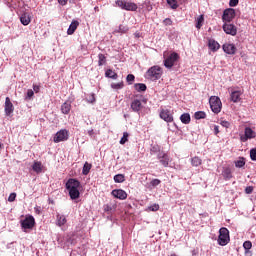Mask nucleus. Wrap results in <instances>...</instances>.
<instances>
[{
  "instance_id": "nucleus-37",
  "label": "nucleus",
  "mask_w": 256,
  "mask_h": 256,
  "mask_svg": "<svg viewBox=\"0 0 256 256\" xmlns=\"http://www.w3.org/2000/svg\"><path fill=\"white\" fill-rule=\"evenodd\" d=\"M111 87L112 89H123V87H125V84L123 83V81H121L118 83H112Z\"/></svg>"
},
{
  "instance_id": "nucleus-59",
  "label": "nucleus",
  "mask_w": 256,
  "mask_h": 256,
  "mask_svg": "<svg viewBox=\"0 0 256 256\" xmlns=\"http://www.w3.org/2000/svg\"><path fill=\"white\" fill-rule=\"evenodd\" d=\"M0 149H1V143H0Z\"/></svg>"
},
{
  "instance_id": "nucleus-41",
  "label": "nucleus",
  "mask_w": 256,
  "mask_h": 256,
  "mask_svg": "<svg viewBox=\"0 0 256 256\" xmlns=\"http://www.w3.org/2000/svg\"><path fill=\"white\" fill-rule=\"evenodd\" d=\"M243 247L247 253V251H249V249H251V247H253V243H251V241H245L243 243Z\"/></svg>"
},
{
  "instance_id": "nucleus-18",
  "label": "nucleus",
  "mask_w": 256,
  "mask_h": 256,
  "mask_svg": "<svg viewBox=\"0 0 256 256\" xmlns=\"http://www.w3.org/2000/svg\"><path fill=\"white\" fill-rule=\"evenodd\" d=\"M208 47L213 51V53L219 51L221 49V45L219 42L215 41V39H209L208 40Z\"/></svg>"
},
{
  "instance_id": "nucleus-20",
  "label": "nucleus",
  "mask_w": 256,
  "mask_h": 256,
  "mask_svg": "<svg viewBox=\"0 0 256 256\" xmlns=\"http://www.w3.org/2000/svg\"><path fill=\"white\" fill-rule=\"evenodd\" d=\"M222 176L224 177L225 181H229V179H232L233 173L231 172V168L229 167L223 168Z\"/></svg>"
},
{
  "instance_id": "nucleus-3",
  "label": "nucleus",
  "mask_w": 256,
  "mask_h": 256,
  "mask_svg": "<svg viewBox=\"0 0 256 256\" xmlns=\"http://www.w3.org/2000/svg\"><path fill=\"white\" fill-rule=\"evenodd\" d=\"M210 108L213 113L216 115L221 113V109L223 107V104L221 103V99L217 96H211L209 99Z\"/></svg>"
},
{
  "instance_id": "nucleus-56",
  "label": "nucleus",
  "mask_w": 256,
  "mask_h": 256,
  "mask_svg": "<svg viewBox=\"0 0 256 256\" xmlns=\"http://www.w3.org/2000/svg\"><path fill=\"white\" fill-rule=\"evenodd\" d=\"M58 3L60 5H65L67 3V0H58Z\"/></svg>"
},
{
  "instance_id": "nucleus-12",
  "label": "nucleus",
  "mask_w": 256,
  "mask_h": 256,
  "mask_svg": "<svg viewBox=\"0 0 256 256\" xmlns=\"http://www.w3.org/2000/svg\"><path fill=\"white\" fill-rule=\"evenodd\" d=\"M111 195H113L115 199H120V201H125V199H127V192L123 189H114L111 192Z\"/></svg>"
},
{
  "instance_id": "nucleus-9",
  "label": "nucleus",
  "mask_w": 256,
  "mask_h": 256,
  "mask_svg": "<svg viewBox=\"0 0 256 256\" xmlns=\"http://www.w3.org/2000/svg\"><path fill=\"white\" fill-rule=\"evenodd\" d=\"M22 229H33L35 227V218L31 215L25 217L24 220L21 221Z\"/></svg>"
},
{
  "instance_id": "nucleus-57",
  "label": "nucleus",
  "mask_w": 256,
  "mask_h": 256,
  "mask_svg": "<svg viewBox=\"0 0 256 256\" xmlns=\"http://www.w3.org/2000/svg\"><path fill=\"white\" fill-rule=\"evenodd\" d=\"M88 135H90V137H93V135H95V132L93 130H89Z\"/></svg>"
},
{
  "instance_id": "nucleus-15",
  "label": "nucleus",
  "mask_w": 256,
  "mask_h": 256,
  "mask_svg": "<svg viewBox=\"0 0 256 256\" xmlns=\"http://www.w3.org/2000/svg\"><path fill=\"white\" fill-rule=\"evenodd\" d=\"M241 95H243V91L234 90L230 94V99L233 103H239V101H241Z\"/></svg>"
},
{
  "instance_id": "nucleus-8",
  "label": "nucleus",
  "mask_w": 256,
  "mask_h": 256,
  "mask_svg": "<svg viewBox=\"0 0 256 256\" xmlns=\"http://www.w3.org/2000/svg\"><path fill=\"white\" fill-rule=\"evenodd\" d=\"M69 139V131L66 129L58 131L54 138L53 141L54 143H61V141H67Z\"/></svg>"
},
{
  "instance_id": "nucleus-6",
  "label": "nucleus",
  "mask_w": 256,
  "mask_h": 256,
  "mask_svg": "<svg viewBox=\"0 0 256 256\" xmlns=\"http://www.w3.org/2000/svg\"><path fill=\"white\" fill-rule=\"evenodd\" d=\"M222 29L226 35H231L232 37L237 35V26L231 22H224Z\"/></svg>"
},
{
  "instance_id": "nucleus-42",
  "label": "nucleus",
  "mask_w": 256,
  "mask_h": 256,
  "mask_svg": "<svg viewBox=\"0 0 256 256\" xmlns=\"http://www.w3.org/2000/svg\"><path fill=\"white\" fill-rule=\"evenodd\" d=\"M127 31H129V28H127L123 25H120L118 30H116V33H127Z\"/></svg>"
},
{
  "instance_id": "nucleus-43",
  "label": "nucleus",
  "mask_w": 256,
  "mask_h": 256,
  "mask_svg": "<svg viewBox=\"0 0 256 256\" xmlns=\"http://www.w3.org/2000/svg\"><path fill=\"white\" fill-rule=\"evenodd\" d=\"M250 159L256 161V148L250 150Z\"/></svg>"
},
{
  "instance_id": "nucleus-39",
  "label": "nucleus",
  "mask_w": 256,
  "mask_h": 256,
  "mask_svg": "<svg viewBox=\"0 0 256 256\" xmlns=\"http://www.w3.org/2000/svg\"><path fill=\"white\" fill-rule=\"evenodd\" d=\"M126 81L129 85H133V81H135V75L128 74L126 77Z\"/></svg>"
},
{
  "instance_id": "nucleus-29",
  "label": "nucleus",
  "mask_w": 256,
  "mask_h": 256,
  "mask_svg": "<svg viewBox=\"0 0 256 256\" xmlns=\"http://www.w3.org/2000/svg\"><path fill=\"white\" fill-rule=\"evenodd\" d=\"M98 65L99 67H103V65H105V63H107V57H105V54H99L98 55Z\"/></svg>"
},
{
  "instance_id": "nucleus-54",
  "label": "nucleus",
  "mask_w": 256,
  "mask_h": 256,
  "mask_svg": "<svg viewBox=\"0 0 256 256\" xmlns=\"http://www.w3.org/2000/svg\"><path fill=\"white\" fill-rule=\"evenodd\" d=\"M34 211H35L36 215H41V207L40 206L35 207Z\"/></svg>"
},
{
  "instance_id": "nucleus-7",
  "label": "nucleus",
  "mask_w": 256,
  "mask_h": 256,
  "mask_svg": "<svg viewBox=\"0 0 256 256\" xmlns=\"http://www.w3.org/2000/svg\"><path fill=\"white\" fill-rule=\"evenodd\" d=\"M235 19V9L228 8L224 10L222 15V21L223 23H231Z\"/></svg>"
},
{
  "instance_id": "nucleus-40",
  "label": "nucleus",
  "mask_w": 256,
  "mask_h": 256,
  "mask_svg": "<svg viewBox=\"0 0 256 256\" xmlns=\"http://www.w3.org/2000/svg\"><path fill=\"white\" fill-rule=\"evenodd\" d=\"M161 163L164 167H167V165H169V156L167 155H163L162 156V160Z\"/></svg>"
},
{
  "instance_id": "nucleus-26",
  "label": "nucleus",
  "mask_w": 256,
  "mask_h": 256,
  "mask_svg": "<svg viewBox=\"0 0 256 256\" xmlns=\"http://www.w3.org/2000/svg\"><path fill=\"white\" fill-rule=\"evenodd\" d=\"M68 191H69L70 198L72 200L79 199L81 195V193L79 192V188L76 190H68Z\"/></svg>"
},
{
  "instance_id": "nucleus-10",
  "label": "nucleus",
  "mask_w": 256,
  "mask_h": 256,
  "mask_svg": "<svg viewBox=\"0 0 256 256\" xmlns=\"http://www.w3.org/2000/svg\"><path fill=\"white\" fill-rule=\"evenodd\" d=\"M79 187H81V182H79V180L75 178H70L66 182L67 191H73V190L79 189Z\"/></svg>"
},
{
  "instance_id": "nucleus-58",
  "label": "nucleus",
  "mask_w": 256,
  "mask_h": 256,
  "mask_svg": "<svg viewBox=\"0 0 256 256\" xmlns=\"http://www.w3.org/2000/svg\"><path fill=\"white\" fill-rule=\"evenodd\" d=\"M134 35L135 37L139 38V32H136Z\"/></svg>"
},
{
  "instance_id": "nucleus-30",
  "label": "nucleus",
  "mask_w": 256,
  "mask_h": 256,
  "mask_svg": "<svg viewBox=\"0 0 256 256\" xmlns=\"http://www.w3.org/2000/svg\"><path fill=\"white\" fill-rule=\"evenodd\" d=\"M91 167H93V165H91L88 162H85L82 170V175H89V171H91Z\"/></svg>"
},
{
  "instance_id": "nucleus-1",
  "label": "nucleus",
  "mask_w": 256,
  "mask_h": 256,
  "mask_svg": "<svg viewBox=\"0 0 256 256\" xmlns=\"http://www.w3.org/2000/svg\"><path fill=\"white\" fill-rule=\"evenodd\" d=\"M144 77L145 79H150V81H157V79H161V67L152 66L147 70Z\"/></svg>"
},
{
  "instance_id": "nucleus-14",
  "label": "nucleus",
  "mask_w": 256,
  "mask_h": 256,
  "mask_svg": "<svg viewBox=\"0 0 256 256\" xmlns=\"http://www.w3.org/2000/svg\"><path fill=\"white\" fill-rule=\"evenodd\" d=\"M222 49L224 53H227V55H235V53H237V47H235V44L225 43L223 44Z\"/></svg>"
},
{
  "instance_id": "nucleus-38",
  "label": "nucleus",
  "mask_w": 256,
  "mask_h": 256,
  "mask_svg": "<svg viewBox=\"0 0 256 256\" xmlns=\"http://www.w3.org/2000/svg\"><path fill=\"white\" fill-rule=\"evenodd\" d=\"M167 3L171 9H177L179 7V4H177V0H167Z\"/></svg>"
},
{
  "instance_id": "nucleus-28",
  "label": "nucleus",
  "mask_w": 256,
  "mask_h": 256,
  "mask_svg": "<svg viewBox=\"0 0 256 256\" xmlns=\"http://www.w3.org/2000/svg\"><path fill=\"white\" fill-rule=\"evenodd\" d=\"M106 77H109V79H117L119 77V75H117V73L111 69H108L105 72Z\"/></svg>"
},
{
  "instance_id": "nucleus-5",
  "label": "nucleus",
  "mask_w": 256,
  "mask_h": 256,
  "mask_svg": "<svg viewBox=\"0 0 256 256\" xmlns=\"http://www.w3.org/2000/svg\"><path fill=\"white\" fill-rule=\"evenodd\" d=\"M116 5L124 11H136L138 9L137 4L134 2H127L125 0H117Z\"/></svg>"
},
{
  "instance_id": "nucleus-51",
  "label": "nucleus",
  "mask_w": 256,
  "mask_h": 256,
  "mask_svg": "<svg viewBox=\"0 0 256 256\" xmlns=\"http://www.w3.org/2000/svg\"><path fill=\"white\" fill-rule=\"evenodd\" d=\"M33 95H35V92L32 89H29L27 91V98L31 99V97H33Z\"/></svg>"
},
{
  "instance_id": "nucleus-24",
  "label": "nucleus",
  "mask_w": 256,
  "mask_h": 256,
  "mask_svg": "<svg viewBox=\"0 0 256 256\" xmlns=\"http://www.w3.org/2000/svg\"><path fill=\"white\" fill-rule=\"evenodd\" d=\"M180 121L184 124V125H189L191 123V115H189V113H184L180 116Z\"/></svg>"
},
{
  "instance_id": "nucleus-52",
  "label": "nucleus",
  "mask_w": 256,
  "mask_h": 256,
  "mask_svg": "<svg viewBox=\"0 0 256 256\" xmlns=\"http://www.w3.org/2000/svg\"><path fill=\"white\" fill-rule=\"evenodd\" d=\"M159 183H161L159 179H154L152 180L151 185H153V187H156V185H159Z\"/></svg>"
},
{
  "instance_id": "nucleus-17",
  "label": "nucleus",
  "mask_w": 256,
  "mask_h": 256,
  "mask_svg": "<svg viewBox=\"0 0 256 256\" xmlns=\"http://www.w3.org/2000/svg\"><path fill=\"white\" fill-rule=\"evenodd\" d=\"M131 109L135 113H139V111H141V109H143V104L141 103V101L139 99H135L131 103Z\"/></svg>"
},
{
  "instance_id": "nucleus-11",
  "label": "nucleus",
  "mask_w": 256,
  "mask_h": 256,
  "mask_svg": "<svg viewBox=\"0 0 256 256\" xmlns=\"http://www.w3.org/2000/svg\"><path fill=\"white\" fill-rule=\"evenodd\" d=\"M4 111L7 117H10L13 111H15V106H13V102H11V98L9 97L5 99Z\"/></svg>"
},
{
  "instance_id": "nucleus-22",
  "label": "nucleus",
  "mask_w": 256,
  "mask_h": 256,
  "mask_svg": "<svg viewBox=\"0 0 256 256\" xmlns=\"http://www.w3.org/2000/svg\"><path fill=\"white\" fill-rule=\"evenodd\" d=\"M32 169L35 173H42L43 164L40 161H35L32 165Z\"/></svg>"
},
{
  "instance_id": "nucleus-48",
  "label": "nucleus",
  "mask_w": 256,
  "mask_h": 256,
  "mask_svg": "<svg viewBox=\"0 0 256 256\" xmlns=\"http://www.w3.org/2000/svg\"><path fill=\"white\" fill-rule=\"evenodd\" d=\"M239 5V0H230L229 6L230 7H237Z\"/></svg>"
},
{
  "instance_id": "nucleus-34",
  "label": "nucleus",
  "mask_w": 256,
  "mask_h": 256,
  "mask_svg": "<svg viewBox=\"0 0 256 256\" xmlns=\"http://www.w3.org/2000/svg\"><path fill=\"white\" fill-rule=\"evenodd\" d=\"M204 21H205V18L203 17V15H200V16L197 18L196 29H201V27H203Z\"/></svg>"
},
{
  "instance_id": "nucleus-2",
  "label": "nucleus",
  "mask_w": 256,
  "mask_h": 256,
  "mask_svg": "<svg viewBox=\"0 0 256 256\" xmlns=\"http://www.w3.org/2000/svg\"><path fill=\"white\" fill-rule=\"evenodd\" d=\"M230 241L231 238L229 237V229L225 227L220 228L218 236V245L225 247V245H227Z\"/></svg>"
},
{
  "instance_id": "nucleus-50",
  "label": "nucleus",
  "mask_w": 256,
  "mask_h": 256,
  "mask_svg": "<svg viewBox=\"0 0 256 256\" xmlns=\"http://www.w3.org/2000/svg\"><path fill=\"white\" fill-rule=\"evenodd\" d=\"M150 211H159V204H154L149 207Z\"/></svg>"
},
{
  "instance_id": "nucleus-19",
  "label": "nucleus",
  "mask_w": 256,
  "mask_h": 256,
  "mask_svg": "<svg viewBox=\"0 0 256 256\" xmlns=\"http://www.w3.org/2000/svg\"><path fill=\"white\" fill-rule=\"evenodd\" d=\"M77 27H79V21L73 20L67 30L68 35H73L75 31H77Z\"/></svg>"
},
{
  "instance_id": "nucleus-47",
  "label": "nucleus",
  "mask_w": 256,
  "mask_h": 256,
  "mask_svg": "<svg viewBox=\"0 0 256 256\" xmlns=\"http://www.w3.org/2000/svg\"><path fill=\"white\" fill-rule=\"evenodd\" d=\"M164 25L167 26H171L173 25V20H171V18H166L164 21H163Z\"/></svg>"
},
{
  "instance_id": "nucleus-36",
  "label": "nucleus",
  "mask_w": 256,
  "mask_h": 256,
  "mask_svg": "<svg viewBox=\"0 0 256 256\" xmlns=\"http://www.w3.org/2000/svg\"><path fill=\"white\" fill-rule=\"evenodd\" d=\"M129 141V133L124 132L123 137L120 140V145H125Z\"/></svg>"
},
{
  "instance_id": "nucleus-4",
  "label": "nucleus",
  "mask_w": 256,
  "mask_h": 256,
  "mask_svg": "<svg viewBox=\"0 0 256 256\" xmlns=\"http://www.w3.org/2000/svg\"><path fill=\"white\" fill-rule=\"evenodd\" d=\"M180 57L177 52H172L168 57H165L164 53V67L166 69H173L176 61H179Z\"/></svg>"
},
{
  "instance_id": "nucleus-33",
  "label": "nucleus",
  "mask_w": 256,
  "mask_h": 256,
  "mask_svg": "<svg viewBox=\"0 0 256 256\" xmlns=\"http://www.w3.org/2000/svg\"><path fill=\"white\" fill-rule=\"evenodd\" d=\"M115 183H124L125 182V175L117 174L114 176Z\"/></svg>"
},
{
  "instance_id": "nucleus-21",
  "label": "nucleus",
  "mask_w": 256,
  "mask_h": 256,
  "mask_svg": "<svg viewBox=\"0 0 256 256\" xmlns=\"http://www.w3.org/2000/svg\"><path fill=\"white\" fill-rule=\"evenodd\" d=\"M61 111L63 115H69V113L71 112V103L64 102L61 106Z\"/></svg>"
},
{
  "instance_id": "nucleus-16",
  "label": "nucleus",
  "mask_w": 256,
  "mask_h": 256,
  "mask_svg": "<svg viewBox=\"0 0 256 256\" xmlns=\"http://www.w3.org/2000/svg\"><path fill=\"white\" fill-rule=\"evenodd\" d=\"M161 119L166 121V123H173V113L169 110H162Z\"/></svg>"
},
{
  "instance_id": "nucleus-32",
  "label": "nucleus",
  "mask_w": 256,
  "mask_h": 256,
  "mask_svg": "<svg viewBox=\"0 0 256 256\" xmlns=\"http://www.w3.org/2000/svg\"><path fill=\"white\" fill-rule=\"evenodd\" d=\"M235 167H237L238 169H241V167H245V158L244 157H240L239 160L235 161Z\"/></svg>"
},
{
  "instance_id": "nucleus-27",
  "label": "nucleus",
  "mask_w": 256,
  "mask_h": 256,
  "mask_svg": "<svg viewBox=\"0 0 256 256\" xmlns=\"http://www.w3.org/2000/svg\"><path fill=\"white\" fill-rule=\"evenodd\" d=\"M134 88L138 91V93L147 91V85H145L144 83H136L134 85Z\"/></svg>"
},
{
  "instance_id": "nucleus-25",
  "label": "nucleus",
  "mask_w": 256,
  "mask_h": 256,
  "mask_svg": "<svg viewBox=\"0 0 256 256\" xmlns=\"http://www.w3.org/2000/svg\"><path fill=\"white\" fill-rule=\"evenodd\" d=\"M20 21H21L22 25L27 26V25H29V23H31V17L29 16V14L24 13L21 15Z\"/></svg>"
},
{
  "instance_id": "nucleus-49",
  "label": "nucleus",
  "mask_w": 256,
  "mask_h": 256,
  "mask_svg": "<svg viewBox=\"0 0 256 256\" xmlns=\"http://www.w3.org/2000/svg\"><path fill=\"white\" fill-rule=\"evenodd\" d=\"M245 193L247 195H251V193H253V186H248L245 188Z\"/></svg>"
},
{
  "instance_id": "nucleus-35",
  "label": "nucleus",
  "mask_w": 256,
  "mask_h": 256,
  "mask_svg": "<svg viewBox=\"0 0 256 256\" xmlns=\"http://www.w3.org/2000/svg\"><path fill=\"white\" fill-rule=\"evenodd\" d=\"M194 117L197 120L205 119V117H207V114L204 111H198V112H195Z\"/></svg>"
},
{
  "instance_id": "nucleus-46",
  "label": "nucleus",
  "mask_w": 256,
  "mask_h": 256,
  "mask_svg": "<svg viewBox=\"0 0 256 256\" xmlns=\"http://www.w3.org/2000/svg\"><path fill=\"white\" fill-rule=\"evenodd\" d=\"M220 125H222V127H225L226 129H229V127H231V123H229V121H221Z\"/></svg>"
},
{
  "instance_id": "nucleus-23",
  "label": "nucleus",
  "mask_w": 256,
  "mask_h": 256,
  "mask_svg": "<svg viewBox=\"0 0 256 256\" xmlns=\"http://www.w3.org/2000/svg\"><path fill=\"white\" fill-rule=\"evenodd\" d=\"M56 221H57L58 227H63V225L67 223V218L64 215L58 214L56 216Z\"/></svg>"
},
{
  "instance_id": "nucleus-44",
  "label": "nucleus",
  "mask_w": 256,
  "mask_h": 256,
  "mask_svg": "<svg viewBox=\"0 0 256 256\" xmlns=\"http://www.w3.org/2000/svg\"><path fill=\"white\" fill-rule=\"evenodd\" d=\"M87 101H88V103H95V101H96L95 94L92 93V94L88 95Z\"/></svg>"
},
{
  "instance_id": "nucleus-55",
  "label": "nucleus",
  "mask_w": 256,
  "mask_h": 256,
  "mask_svg": "<svg viewBox=\"0 0 256 256\" xmlns=\"http://www.w3.org/2000/svg\"><path fill=\"white\" fill-rule=\"evenodd\" d=\"M214 134L219 135V126H214Z\"/></svg>"
},
{
  "instance_id": "nucleus-31",
  "label": "nucleus",
  "mask_w": 256,
  "mask_h": 256,
  "mask_svg": "<svg viewBox=\"0 0 256 256\" xmlns=\"http://www.w3.org/2000/svg\"><path fill=\"white\" fill-rule=\"evenodd\" d=\"M201 163H202V160H201V158H199L198 156L193 157V158L191 159V165H192L193 167H199V165H201Z\"/></svg>"
},
{
  "instance_id": "nucleus-53",
  "label": "nucleus",
  "mask_w": 256,
  "mask_h": 256,
  "mask_svg": "<svg viewBox=\"0 0 256 256\" xmlns=\"http://www.w3.org/2000/svg\"><path fill=\"white\" fill-rule=\"evenodd\" d=\"M33 90H34L36 93H39V91H41V86H39V85H33Z\"/></svg>"
},
{
  "instance_id": "nucleus-13",
  "label": "nucleus",
  "mask_w": 256,
  "mask_h": 256,
  "mask_svg": "<svg viewBox=\"0 0 256 256\" xmlns=\"http://www.w3.org/2000/svg\"><path fill=\"white\" fill-rule=\"evenodd\" d=\"M256 137V133L255 131H253V129L247 127L245 128V135L241 136L240 139L242 141V143L247 142L248 139H255Z\"/></svg>"
},
{
  "instance_id": "nucleus-45",
  "label": "nucleus",
  "mask_w": 256,
  "mask_h": 256,
  "mask_svg": "<svg viewBox=\"0 0 256 256\" xmlns=\"http://www.w3.org/2000/svg\"><path fill=\"white\" fill-rule=\"evenodd\" d=\"M15 199H17V194L16 193H11L8 197V201L10 203H13V201H15Z\"/></svg>"
}]
</instances>
